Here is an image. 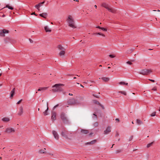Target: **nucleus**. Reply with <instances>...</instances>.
<instances>
[{
    "mask_svg": "<svg viewBox=\"0 0 160 160\" xmlns=\"http://www.w3.org/2000/svg\"><path fill=\"white\" fill-rule=\"evenodd\" d=\"M61 134L62 137L66 139H70L68 138V137H72V133L70 132H68L63 127H62Z\"/></svg>",
    "mask_w": 160,
    "mask_h": 160,
    "instance_id": "1",
    "label": "nucleus"
},
{
    "mask_svg": "<svg viewBox=\"0 0 160 160\" xmlns=\"http://www.w3.org/2000/svg\"><path fill=\"white\" fill-rule=\"evenodd\" d=\"M67 20L69 27L73 28H77L75 23L74 20L71 16H68Z\"/></svg>",
    "mask_w": 160,
    "mask_h": 160,
    "instance_id": "2",
    "label": "nucleus"
},
{
    "mask_svg": "<svg viewBox=\"0 0 160 160\" xmlns=\"http://www.w3.org/2000/svg\"><path fill=\"white\" fill-rule=\"evenodd\" d=\"M64 85L62 84H56L52 86V88H55L52 89V91L54 92L62 91L63 90L61 86H63Z\"/></svg>",
    "mask_w": 160,
    "mask_h": 160,
    "instance_id": "3",
    "label": "nucleus"
},
{
    "mask_svg": "<svg viewBox=\"0 0 160 160\" xmlns=\"http://www.w3.org/2000/svg\"><path fill=\"white\" fill-rule=\"evenodd\" d=\"M60 118L64 123L67 124L69 123V121L66 117L65 114L64 112H61L60 115Z\"/></svg>",
    "mask_w": 160,
    "mask_h": 160,
    "instance_id": "4",
    "label": "nucleus"
},
{
    "mask_svg": "<svg viewBox=\"0 0 160 160\" xmlns=\"http://www.w3.org/2000/svg\"><path fill=\"white\" fill-rule=\"evenodd\" d=\"M68 103L70 105H79L80 103L78 100H76L74 98H72L68 99Z\"/></svg>",
    "mask_w": 160,
    "mask_h": 160,
    "instance_id": "5",
    "label": "nucleus"
},
{
    "mask_svg": "<svg viewBox=\"0 0 160 160\" xmlns=\"http://www.w3.org/2000/svg\"><path fill=\"white\" fill-rule=\"evenodd\" d=\"M152 72V71L151 70L146 69L142 70L141 71L138 72V73L143 75H147Z\"/></svg>",
    "mask_w": 160,
    "mask_h": 160,
    "instance_id": "6",
    "label": "nucleus"
},
{
    "mask_svg": "<svg viewBox=\"0 0 160 160\" xmlns=\"http://www.w3.org/2000/svg\"><path fill=\"white\" fill-rule=\"evenodd\" d=\"M57 113L52 111L51 112V119L52 121L53 122L56 119Z\"/></svg>",
    "mask_w": 160,
    "mask_h": 160,
    "instance_id": "7",
    "label": "nucleus"
},
{
    "mask_svg": "<svg viewBox=\"0 0 160 160\" xmlns=\"http://www.w3.org/2000/svg\"><path fill=\"white\" fill-rule=\"evenodd\" d=\"M9 32V30H7L3 29L2 30H0V36L4 37L5 36V33H8Z\"/></svg>",
    "mask_w": 160,
    "mask_h": 160,
    "instance_id": "8",
    "label": "nucleus"
},
{
    "mask_svg": "<svg viewBox=\"0 0 160 160\" xmlns=\"http://www.w3.org/2000/svg\"><path fill=\"white\" fill-rule=\"evenodd\" d=\"M52 133L54 136V138L58 140L59 138V135L57 132L53 130L52 131Z\"/></svg>",
    "mask_w": 160,
    "mask_h": 160,
    "instance_id": "9",
    "label": "nucleus"
},
{
    "mask_svg": "<svg viewBox=\"0 0 160 160\" xmlns=\"http://www.w3.org/2000/svg\"><path fill=\"white\" fill-rule=\"evenodd\" d=\"M111 127L108 126V127L104 131V134H107L109 133L111 131Z\"/></svg>",
    "mask_w": 160,
    "mask_h": 160,
    "instance_id": "10",
    "label": "nucleus"
},
{
    "mask_svg": "<svg viewBox=\"0 0 160 160\" xmlns=\"http://www.w3.org/2000/svg\"><path fill=\"white\" fill-rule=\"evenodd\" d=\"M45 1H44L43 2H40L38 4L36 5L35 7L38 10H40L39 8L40 6H41L42 5L44 4L45 2Z\"/></svg>",
    "mask_w": 160,
    "mask_h": 160,
    "instance_id": "11",
    "label": "nucleus"
},
{
    "mask_svg": "<svg viewBox=\"0 0 160 160\" xmlns=\"http://www.w3.org/2000/svg\"><path fill=\"white\" fill-rule=\"evenodd\" d=\"M101 6L106 8V9H107L108 10V9H109L110 8V7L109 6L108 4L104 2L102 3V4Z\"/></svg>",
    "mask_w": 160,
    "mask_h": 160,
    "instance_id": "12",
    "label": "nucleus"
},
{
    "mask_svg": "<svg viewBox=\"0 0 160 160\" xmlns=\"http://www.w3.org/2000/svg\"><path fill=\"white\" fill-rule=\"evenodd\" d=\"M96 142H97V140H93L91 142H86L85 144V145L93 144H94V143H95Z\"/></svg>",
    "mask_w": 160,
    "mask_h": 160,
    "instance_id": "13",
    "label": "nucleus"
},
{
    "mask_svg": "<svg viewBox=\"0 0 160 160\" xmlns=\"http://www.w3.org/2000/svg\"><path fill=\"white\" fill-rule=\"evenodd\" d=\"M12 132H14V129L12 128H8L6 130V132L8 133H10Z\"/></svg>",
    "mask_w": 160,
    "mask_h": 160,
    "instance_id": "14",
    "label": "nucleus"
},
{
    "mask_svg": "<svg viewBox=\"0 0 160 160\" xmlns=\"http://www.w3.org/2000/svg\"><path fill=\"white\" fill-rule=\"evenodd\" d=\"M23 113V108L22 106H20V107L19 111L18 113V115L19 116L21 115Z\"/></svg>",
    "mask_w": 160,
    "mask_h": 160,
    "instance_id": "15",
    "label": "nucleus"
},
{
    "mask_svg": "<svg viewBox=\"0 0 160 160\" xmlns=\"http://www.w3.org/2000/svg\"><path fill=\"white\" fill-rule=\"evenodd\" d=\"M81 132L82 134H87L89 133V131L88 130L81 129Z\"/></svg>",
    "mask_w": 160,
    "mask_h": 160,
    "instance_id": "16",
    "label": "nucleus"
},
{
    "mask_svg": "<svg viewBox=\"0 0 160 160\" xmlns=\"http://www.w3.org/2000/svg\"><path fill=\"white\" fill-rule=\"evenodd\" d=\"M39 15L42 17L46 18L48 14L47 13H42L40 14Z\"/></svg>",
    "mask_w": 160,
    "mask_h": 160,
    "instance_id": "17",
    "label": "nucleus"
},
{
    "mask_svg": "<svg viewBox=\"0 0 160 160\" xmlns=\"http://www.w3.org/2000/svg\"><path fill=\"white\" fill-rule=\"evenodd\" d=\"M108 11L113 13H115L116 12H117V10L115 8H110L109 9H108Z\"/></svg>",
    "mask_w": 160,
    "mask_h": 160,
    "instance_id": "18",
    "label": "nucleus"
},
{
    "mask_svg": "<svg viewBox=\"0 0 160 160\" xmlns=\"http://www.w3.org/2000/svg\"><path fill=\"white\" fill-rule=\"evenodd\" d=\"M101 79L103 81L107 82L109 81V78L108 77H103L101 78Z\"/></svg>",
    "mask_w": 160,
    "mask_h": 160,
    "instance_id": "19",
    "label": "nucleus"
},
{
    "mask_svg": "<svg viewBox=\"0 0 160 160\" xmlns=\"http://www.w3.org/2000/svg\"><path fill=\"white\" fill-rule=\"evenodd\" d=\"M134 49L132 48L129 50H128L126 52V53L127 54H129L131 53L134 50Z\"/></svg>",
    "mask_w": 160,
    "mask_h": 160,
    "instance_id": "20",
    "label": "nucleus"
},
{
    "mask_svg": "<svg viewBox=\"0 0 160 160\" xmlns=\"http://www.w3.org/2000/svg\"><path fill=\"white\" fill-rule=\"evenodd\" d=\"M8 8V9L11 10H13L14 9L12 7L10 6L8 4L6 5V6L3 8L2 9L4 8Z\"/></svg>",
    "mask_w": 160,
    "mask_h": 160,
    "instance_id": "21",
    "label": "nucleus"
},
{
    "mask_svg": "<svg viewBox=\"0 0 160 160\" xmlns=\"http://www.w3.org/2000/svg\"><path fill=\"white\" fill-rule=\"evenodd\" d=\"M48 102H47V109H46V110L43 112V114H44V115L45 116H46V115H47L48 114Z\"/></svg>",
    "mask_w": 160,
    "mask_h": 160,
    "instance_id": "22",
    "label": "nucleus"
},
{
    "mask_svg": "<svg viewBox=\"0 0 160 160\" xmlns=\"http://www.w3.org/2000/svg\"><path fill=\"white\" fill-rule=\"evenodd\" d=\"M15 88H14L11 91V92L10 97H12L15 93Z\"/></svg>",
    "mask_w": 160,
    "mask_h": 160,
    "instance_id": "23",
    "label": "nucleus"
},
{
    "mask_svg": "<svg viewBox=\"0 0 160 160\" xmlns=\"http://www.w3.org/2000/svg\"><path fill=\"white\" fill-rule=\"evenodd\" d=\"M3 121L5 122H7L9 121V119L8 118H4L2 119Z\"/></svg>",
    "mask_w": 160,
    "mask_h": 160,
    "instance_id": "24",
    "label": "nucleus"
},
{
    "mask_svg": "<svg viewBox=\"0 0 160 160\" xmlns=\"http://www.w3.org/2000/svg\"><path fill=\"white\" fill-rule=\"evenodd\" d=\"M136 123L138 124L139 125H141L143 124V122L139 119H136Z\"/></svg>",
    "mask_w": 160,
    "mask_h": 160,
    "instance_id": "25",
    "label": "nucleus"
},
{
    "mask_svg": "<svg viewBox=\"0 0 160 160\" xmlns=\"http://www.w3.org/2000/svg\"><path fill=\"white\" fill-rule=\"evenodd\" d=\"M58 49L61 50V51L63 50H65V49L62 47L61 45H59L58 46Z\"/></svg>",
    "mask_w": 160,
    "mask_h": 160,
    "instance_id": "26",
    "label": "nucleus"
},
{
    "mask_svg": "<svg viewBox=\"0 0 160 160\" xmlns=\"http://www.w3.org/2000/svg\"><path fill=\"white\" fill-rule=\"evenodd\" d=\"M48 87H40L41 91L42 92H43L44 91L47 90Z\"/></svg>",
    "mask_w": 160,
    "mask_h": 160,
    "instance_id": "27",
    "label": "nucleus"
},
{
    "mask_svg": "<svg viewBox=\"0 0 160 160\" xmlns=\"http://www.w3.org/2000/svg\"><path fill=\"white\" fill-rule=\"evenodd\" d=\"M44 29L46 32H51V30L47 26L44 27Z\"/></svg>",
    "mask_w": 160,
    "mask_h": 160,
    "instance_id": "28",
    "label": "nucleus"
},
{
    "mask_svg": "<svg viewBox=\"0 0 160 160\" xmlns=\"http://www.w3.org/2000/svg\"><path fill=\"white\" fill-rule=\"evenodd\" d=\"M65 50H63L62 51H61L59 53V55L60 56H61L62 55L64 56L65 54Z\"/></svg>",
    "mask_w": 160,
    "mask_h": 160,
    "instance_id": "29",
    "label": "nucleus"
},
{
    "mask_svg": "<svg viewBox=\"0 0 160 160\" xmlns=\"http://www.w3.org/2000/svg\"><path fill=\"white\" fill-rule=\"evenodd\" d=\"M93 34L96 35H102V36H103V37H105V35L104 34H102L100 32L94 33Z\"/></svg>",
    "mask_w": 160,
    "mask_h": 160,
    "instance_id": "30",
    "label": "nucleus"
},
{
    "mask_svg": "<svg viewBox=\"0 0 160 160\" xmlns=\"http://www.w3.org/2000/svg\"><path fill=\"white\" fill-rule=\"evenodd\" d=\"M94 103L95 104H97L99 105H101V104H100L98 101H97L96 100H94L93 101Z\"/></svg>",
    "mask_w": 160,
    "mask_h": 160,
    "instance_id": "31",
    "label": "nucleus"
},
{
    "mask_svg": "<svg viewBox=\"0 0 160 160\" xmlns=\"http://www.w3.org/2000/svg\"><path fill=\"white\" fill-rule=\"evenodd\" d=\"M119 84L120 85H128V83H126L123 82H119Z\"/></svg>",
    "mask_w": 160,
    "mask_h": 160,
    "instance_id": "32",
    "label": "nucleus"
},
{
    "mask_svg": "<svg viewBox=\"0 0 160 160\" xmlns=\"http://www.w3.org/2000/svg\"><path fill=\"white\" fill-rule=\"evenodd\" d=\"M153 142H153L151 143L148 144L147 146V148H148L150 147H151V146H152V145Z\"/></svg>",
    "mask_w": 160,
    "mask_h": 160,
    "instance_id": "33",
    "label": "nucleus"
},
{
    "mask_svg": "<svg viewBox=\"0 0 160 160\" xmlns=\"http://www.w3.org/2000/svg\"><path fill=\"white\" fill-rule=\"evenodd\" d=\"M118 93H120L122 94H123V95H127V93L125 91H120L118 92Z\"/></svg>",
    "mask_w": 160,
    "mask_h": 160,
    "instance_id": "34",
    "label": "nucleus"
},
{
    "mask_svg": "<svg viewBox=\"0 0 160 160\" xmlns=\"http://www.w3.org/2000/svg\"><path fill=\"white\" fill-rule=\"evenodd\" d=\"M38 152L40 153H46L45 151L43 150H40L38 151Z\"/></svg>",
    "mask_w": 160,
    "mask_h": 160,
    "instance_id": "35",
    "label": "nucleus"
},
{
    "mask_svg": "<svg viewBox=\"0 0 160 160\" xmlns=\"http://www.w3.org/2000/svg\"><path fill=\"white\" fill-rule=\"evenodd\" d=\"M92 95L93 97H95L96 98H99V95H97L96 94H94V93H92Z\"/></svg>",
    "mask_w": 160,
    "mask_h": 160,
    "instance_id": "36",
    "label": "nucleus"
},
{
    "mask_svg": "<svg viewBox=\"0 0 160 160\" xmlns=\"http://www.w3.org/2000/svg\"><path fill=\"white\" fill-rule=\"evenodd\" d=\"M93 126L95 127H97L98 126V123L97 122H95L93 123Z\"/></svg>",
    "mask_w": 160,
    "mask_h": 160,
    "instance_id": "37",
    "label": "nucleus"
},
{
    "mask_svg": "<svg viewBox=\"0 0 160 160\" xmlns=\"http://www.w3.org/2000/svg\"><path fill=\"white\" fill-rule=\"evenodd\" d=\"M156 112H154L151 114L150 115V116L151 117L154 116L156 115Z\"/></svg>",
    "mask_w": 160,
    "mask_h": 160,
    "instance_id": "38",
    "label": "nucleus"
},
{
    "mask_svg": "<svg viewBox=\"0 0 160 160\" xmlns=\"http://www.w3.org/2000/svg\"><path fill=\"white\" fill-rule=\"evenodd\" d=\"M122 151L121 150H117L116 151V154L119 153L120 152H121Z\"/></svg>",
    "mask_w": 160,
    "mask_h": 160,
    "instance_id": "39",
    "label": "nucleus"
},
{
    "mask_svg": "<svg viewBox=\"0 0 160 160\" xmlns=\"http://www.w3.org/2000/svg\"><path fill=\"white\" fill-rule=\"evenodd\" d=\"M101 29L103 31H107V29L105 28H102V27H101Z\"/></svg>",
    "mask_w": 160,
    "mask_h": 160,
    "instance_id": "40",
    "label": "nucleus"
},
{
    "mask_svg": "<svg viewBox=\"0 0 160 160\" xmlns=\"http://www.w3.org/2000/svg\"><path fill=\"white\" fill-rule=\"evenodd\" d=\"M126 63H127L129 65H131L132 64L131 62L129 61H128Z\"/></svg>",
    "mask_w": 160,
    "mask_h": 160,
    "instance_id": "41",
    "label": "nucleus"
},
{
    "mask_svg": "<svg viewBox=\"0 0 160 160\" xmlns=\"http://www.w3.org/2000/svg\"><path fill=\"white\" fill-rule=\"evenodd\" d=\"M133 138V136H131L129 138V141H131L132 138Z\"/></svg>",
    "mask_w": 160,
    "mask_h": 160,
    "instance_id": "42",
    "label": "nucleus"
},
{
    "mask_svg": "<svg viewBox=\"0 0 160 160\" xmlns=\"http://www.w3.org/2000/svg\"><path fill=\"white\" fill-rule=\"evenodd\" d=\"M109 56L111 58H114L115 57V56L113 55H109Z\"/></svg>",
    "mask_w": 160,
    "mask_h": 160,
    "instance_id": "43",
    "label": "nucleus"
},
{
    "mask_svg": "<svg viewBox=\"0 0 160 160\" xmlns=\"http://www.w3.org/2000/svg\"><path fill=\"white\" fill-rule=\"evenodd\" d=\"M22 99H21L20 100H19L17 103V104H19L21 102H22Z\"/></svg>",
    "mask_w": 160,
    "mask_h": 160,
    "instance_id": "44",
    "label": "nucleus"
},
{
    "mask_svg": "<svg viewBox=\"0 0 160 160\" xmlns=\"http://www.w3.org/2000/svg\"><path fill=\"white\" fill-rule=\"evenodd\" d=\"M157 90V88L155 87H154L152 89V90L153 91H156Z\"/></svg>",
    "mask_w": 160,
    "mask_h": 160,
    "instance_id": "45",
    "label": "nucleus"
},
{
    "mask_svg": "<svg viewBox=\"0 0 160 160\" xmlns=\"http://www.w3.org/2000/svg\"><path fill=\"white\" fill-rule=\"evenodd\" d=\"M58 105H59L58 104H57L56 105H55V106H54L53 108V109H54L58 107Z\"/></svg>",
    "mask_w": 160,
    "mask_h": 160,
    "instance_id": "46",
    "label": "nucleus"
},
{
    "mask_svg": "<svg viewBox=\"0 0 160 160\" xmlns=\"http://www.w3.org/2000/svg\"><path fill=\"white\" fill-rule=\"evenodd\" d=\"M149 80L151 82H155V81L152 79H149Z\"/></svg>",
    "mask_w": 160,
    "mask_h": 160,
    "instance_id": "47",
    "label": "nucleus"
},
{
    "mask_svg": "<svg viewBox=\"0 0 160 160\" xmlns=\"http://www.w3.org/2000/svg\"><path fill=\"white\" fill-rule=\"evenodd\" d=\"M93 134V133L92 132H91L90 133H89L88 134V135L89 136H91L92 134Z\"/></svg>",
    "mask_w": 160,
    "mask_h": 160,
    "instance_id": "48",
    "label": "nucleus"
},
{
    "mask_svg": "<svg viewBox=\"0 0 160 160\" xmlns=\"http://www.w3.org/2000/svg\"><path fill=\"white\" fill-rule=\"evenodd\" d=\"M31 14V15H35V16H37V14H36L35 13V12H32V13Z\"/></svg>",
    "mask_w": 160,
    "mask_h": 160,
    "instance_id": "49",
    "label": "nucleus"
},
{
    "mask_svg": "<svg viewBox=\"0 0 160 160\" xmlns=\"http://www.w3.org/2000/svg\"><path fill=\"white\" fill-rule=\"evenodd\" d=\"M9 39V38H6L5 39L4 41L6 43H7L6 40Z\"/></svg>",
    "mask_w": 160,
    "mask_h": 160,
    "instance_id": "50",
    "label": "nucleus"
},
{
    "mask_svg": "<svg viewBox=\"0 0 160 160\" xmlns=\"http://www.w3.org/2000/svg\"><path fill=\"white\" fill-rule=\"evenodd\" d=\"M29 40L30 42L31 43H32L33 42V41L31 39H29Z\"/></svg>",
    "mask_w": 160,
    "mask_h": 160,
    "instance_id": "51",
    "label": "nucleus"
},
{
    "mask_svg": "<svg viewBox=\"0 0 160 160\" xmlns=\"http://www.w3.org/2000/svg\"><path fill=\"white\" fill-rule=\"evenodd\" d=\"M99 106H100L103 109H104V106L102 105L101 104V105H99Z\"/></svg>",
    "mask_w": 160,
    "mask_h": 160,
    "instance_id": "52",
    "label": "nucleus"
},
{
    "mask_svg": "<svg viewBox=\"0 0 160 160\" xmlns=\"http://www.w3.org/2000/svg\"><path fill=\"white\" fill-rule=\"evenodd\" d=\"M93 115L95 116V117L96 118V119H97V115L95 113H94L93 114Z\"/></svg>",
    "mask_w": 160,
    "mask_h": 160,
    "instance_id": "53",
    "label": "nucleus"
},
{
    "mask_svg": "<svg viewBox=\"0 0 160 160\" xmlns=\"http://www.w3.org/2000/svg\"><path fill=\"white\" fill-rule=\"evenodd\" d=\"M96 28H98L100 29H101V27H100L99 26H97L96 27Z\"/></svg>",
    "mask_w": 160,
    "mask_h": 160,
    "instance_id": "54",
    "label": "nucleus"
},
{
    "mask_svg": "<svg viewBox=\"0 0 160 160\" xmlns=\"http://www.w3.org/2000/svg\"><path fill=\"white\" fill-rule=\"evenodd\" d=\"M116 120L118 122H119V120L118 118H116Z\"/></svg>",
    "mask_w": 160,
    "mask_h": 160,
    "instance_id": "55",
    "label": "nucleus"
},
{
    "mask_svg": "<svg viewBox=\"0 0 160 160\" xmlns=\"http://www.w3.org/2000/svg\"><path fill=\"white\" fill-rule=\"evenodd\" d=\"M119 134L117 132L116 134V136H119Z\"/></svg>",
    "mask_w": 160,
    "mask_h": 160,
    "instance_id": "56",
    "label": "nucleus"
},
{
    "mask_svg": "<svg viewBox=\"0 0 160 160\" xmlns=\"http://www.w3.org/2000/svg\"><path fill=\"white\" fill-rule=\"evenodd\" d=\"M47 154H49V155H53V154H52V153H49V152Z\"/></svg>",
    "mask_w": 160,
    "mask_h": 160,
    "instance_id": "57",
    "label": "nucleus"
},
{
    "mask_svg": "<svg viewBox=\"0 0 160 160\" xmlns=\"http://www.w3.org/2000/svg\"><path fill=\"white\" fill-rule=\"evenodd\" d=\"M38 91H41V89H40V88H39L38 89Z\"/></svg>",
    "mask_w": 160,
    "mask_h": 160,
    "instance_id": "58",
    "label": "nucleus"
},
{
    "mask_svg": "<svg viewBox=\"0 0 160 160\" xmlns=\"http://www.w3.org/2000/svg\"><path fill=\"white\" fill-rule=\"evenodd\" d=\"M68 95L70 96H72L73 95V94L71 93H69Z\"/></svg>",
    "mask_w": 160,
    "mask_h": 160,
    "instance_id": "59",
    "label": "nucleus"
},
{
    "mask_svg": "<svg viewBox=\"0 0 160 160\" xmlns=\"http://www.w3.org/2000/svg\"><path fill=\"white\" fill-rule=\"evenodd\" d=\"M94 7H95V8H97V6L96 5H94Z\"/></svg>",
    "mask_w": 160,
    "mask_h": 160,
    "instance_id": "60",
    "label": "nucleus"
},
{
    "mask_svg": "<svg viewBox=\"0 0 160 160\" xmlns=\"http://www.w3.org/2000/svg\"><path fill=\"white\" fill-rule=\"evenodd\" d=\"M5 15H4V14H3V15H2V17H5Z\"/></svg>",
    "mask_w": 160,
    "mask_h": 160,
    "instance_id": "61",
    "label": "nucleus"
},
{
    "mask_svg": "<svg viewBox=\"0 0 160 160\" xmlns=\"http://www.w3.org/2000/svg\"><path fill=\"white\" fill-rule=\"evenodd\" d=\"M73 1H76V2H78L79 0H73Z\"/></svg>",
    "mask_w": 160,
    "mask_h": 160,
    "instance_id": "62",
    "label": "nucleus"
},
{
    "mask_svg": "<svg viewBox=\"0 0 160 160\" xmlns=\"http://www.w3.org/2000/svg\"><path fill=\"white\" fill-rule=\"evenodd\" d=\"M114 145V144H113L112 145V147H111V148H112L113 147V146Z\"/></svg>",
    "mask_w": 160,
    "mask_h": 160,
    "instance_id": "63",
    "label": "nucleus"
},
{
    "mask_svg": "<svg viewBox=\"0 0 160 160\" xmlns=\"http://www.w3.org/2000/svg\"><path fill=\"white\" fill-rule=\"evenodd\" d=\"M83 99V98L82 97V98H81V100H82Z\"/></svg>",
    "mask_w": 160,
    "mask_h": 160,
    "instance_id": "64",
    "label": "nucleus"
}]
</instances>
